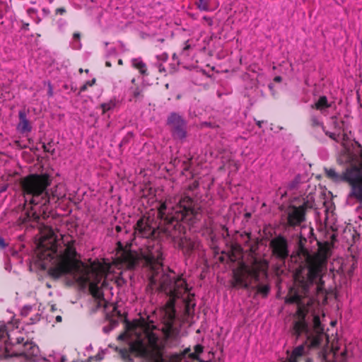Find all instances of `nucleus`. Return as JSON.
<instances>
[{"label": "nucleus", "mask_w": 362, "mask_h": 362, "mask_svg": "<svg viewBox=\"0 0 362 362\" xmlns=\"http://www.w3.org/2000/svg\"><path fill=\"white\" fill-rule=\"evenodd\" d=\"M322 267L311 264L300 267L294 274V285L285 298L286 303L296 304L298 320L293 326V334L306 336L311 347L320 346L324 340V327L318 315L312 311L313 295L323 293Z\"/></svg>", "instance_id": "obj_1"}, {"label": "nucleus", "mask_w": 362, "mask_h": 362, "mask_svg": "<svg viewBox=\"0 0 362 362\" xmlns=\"http://www.w3.org/2000/svg\"><path fill=\"white\" fill-rule=\"evenodd\" d=\"M51 233L50 247L42 254L43 257L52 264L49 269L50 275L54 278L69 275L80 284H88L93 296L102 300L101 276L96 272L90 273L76 259L75 240L69 236H63L61 240H57L54 232L51 231Z\"/></svg>", "instance_id": "obj_2"}, {"label": "nucleus", "mask_w": 362, "mask_h": 362, "mask_svg": "<svg viewBox=\"0 0 362 362\" xmlns=\"http://www.w3.org/2000/svg\"><path fill=\"white\" fill-rule=\"evenodd\" d=\"M200 208L187 195H177L169 198L158 209V214L163 220L165 230L172 238L185 255H189L196 248L197 243L185 236L183 222L193 224L197 218Z\"/></svg>", "instance_id": "obj_3"}, {"label": "nucleus", "mask_w": 362, "mask_h": 362, "mask_svg": "<svg viewBox=\"0 0 362 362\" xmlns=\"http://www.w3.org/2000/svg\"><path fill=\"white\" fill-rule=\"evenodd\" d=\"M141 256L144 260L146 265L149 268L151 274L150 276V283L153 286H158L160 291L163 292L169 297L168 306L173 308L175 300L182 298L185 303V310L187 314L190 313L191 306L192 308L195 306V303H191V296L187 293L188 288L186 281L181 277L175 276H172L169 273L173 272L168 269L165 271L162 264L163 254L160 250V247L149 249L148 251L142 252Z\"/></svg>", "instance_id": "obj_4"}, {"label": "nucleus", "mask_w": 362, "mask_h": 362, "mask_svg": "<svg viewBox=\"0 0 362 362\" xmlns=\"http://www.w3.org/2000/svg\"><path fill=\"white\" fill-rule=\"evenodd\" d=\"M39 353L38 346L18 326L0 322V359L22 356L35 361Z\"/></svg>", "instance_id": "obj_5"}, {"label": "nucleus", "mask_w": 362, "mask_h": 362, "mask_svg": "<svg viewBox=\"0 0 362 362\" xmlns=\"http://www.w3.org/2000/svg\"><path fill=\"white\" fill-rule=\"evenodd\" d=\"M51 178L47 174L31 175L22 182V189L25 204L31 206H45L51 201L57 202L66 197V189L63 184H58L50 189L46 190L51 183Z\"/></svg>", "instance_id": "obj_6"}, {"label": "nucleus", "mask_w": 362, "mask_h": 362, "mask_svg": "<svg viewBox=\"0 0 362 362\" xmlns=\"http://www.w3.org/2000/svg\"><path fill=\"white\" fill-rule=\"evenodd\" d=\"M346 162L350 163L341 173L334 168H325L326 176L334 182H347L350 186L348 197L362 204V149L358 155L349 152L346 156Z\"/></svg>", "instance_id": "obj_7"}, {"label": "nucleus", "mask_w": 362, "mask_h": 362, "mask_svg": "<svg viewBox=\"0 0 362 362\" xmlns=\"http://www.w3.org/2000/svg\"><path fill=\"white\" fill-rule=\"evenodd\" d=\"M267 279V266L255 260L251 265L242 263L233 272V286L252 288L257 293L266 298L270 292L268 284H262L261 281Z\"/></svg>", "instance_id": "obj_8"}, {"label": "nucleus", "mask_w": 362, "mask_h": 362, "mask_svg": "<svg viewBox=\"0 0 362 362\" xmlns=\"http://www.w3.org/2000/svg\"><path fill=\"white\" fill-rule=\"evenodd\" d=\"M315 205L313 195L310 193L303 199V203L299 206H290L287 210L288 223L291 226L300 225L305 221V209H312Z\"/></svg>", "instance_id": "obj_9"}, {"label": "nucleus", "mask_w": 362, "mask_h": 362, "mask_svg": "<svg viewBox=\"0 0 362 362\" xmlns=\"http://www.w3.org/2000/svg\"><path fill=\"white\" fill-rule=\"evenodd\" d=\"M167 124L170 126L172 135L175 139H184L187 136V122L177 113H170L168 117Z\"/></svg>", "instance_id": "obj_10"}, {"label": "nucleus", "mask_w": 362, "mask_h": 362, "mask_svg": "<svg viewBox=\"0 0 362 362\" xmlns=\"http://www.w3.org/2000/svg\"><path fill=\"white\" fill-rule=\"evenodd\" d=\"M270 245L274 255L278 259L284 260L289 255L287 240L284 237H275L271 240Z\"/></svg>", "instance_id": "obj_11"}, {"label": "nucleus", "mask_w": 362, "mask_h": 362, "mask_svg": "<svg viewBox=\"0 0 362 362\" xmlns=\"http://www.w3.org/2000/svg\"><path fill=\"white\" fill-rule=\"evenodd\" d=\"M309 129L310 133L318 139L322 138L325 127L320 116L315 113H311L309 119Z\"/></svg>", "instance_id": "obj_12"}, {"label": "nucleus", "mask_w": 362, "mask_h": 362, "mask_svg": "<svg viewBox=\"0 0 362 362\" xmlns=\"http://www.w3.org/2000/svg\"><path fill=\"white\" fill-rule=\"evenodd\" d=\"M19 122L17 124L16 129L22 134H28L32 131V125L27 117V113L25 110L18 112Z\"/></svg>", "instance_id": "obj_13"}, {"label": "nucleus", "mask_w": 362, "mask_h": 362, "mask_svg": "<svg viewBox=\"0 0 362 362\" xmlns=\"http://www.w3.org/2000/svg\"><path fill=\"white\" fill-rule=\"evenodd\" d=\"M135 233L142 238H149L153 235V230L142 218H140L136 224Z\"/></svg>", "instance_id": "obj_14"}, {"label": "nucleus", "mask_w": 362, "mask_h": 362, "mask_svg": "<svg viewBox=\"0 0 362 362\" xmlns=\"http://www.w3.org/2000/svg\"><path fill=\"white\" fill-rule=\"evenodd\" d=\"M332 107V103H329L326 96H320L318 100L310 105L313 110H320L322 115H326V110Z\"/></svg>", "instance_id": "obj_15"}, {"label": "nucleus", "mask_w": 362, "mask_h": 362, "mask_svg": "<svg viewBox=\"0 0 362 362\" xmlns=\"http://www.w3.org/2000/svg\"><path fill=\"white\" fill-rule=\"evenodd\" d=\"M132 66L138 69L141 74L146 75L147 71V68L146 64L142 61L141 58L133 59Z\"/></svg>", "instance_id": "obj_16"}, {"label": "nucleus", "mask_w": 362, "mask_h": 362, "mask_svg": "<svg viewBox=\"0 0 362 362\" xmlns=\"http://www.w3.org/2000/svg\"><path fill=\"white\" fill-rule=\"evenodd\" d=\"M211 0H197L195 2V5L197 8L201 11H211L210 8Z\"/></svg>", "instance_id": "obj_17"}, {"label": "nucleus", "mask_w": 362, "mask_h": 362, "mask_svg": "<svg viewBox=\"0 0 362 362\" xmlns=\"http://www.w3.org/2000/svg\"><path fill=\"white\" fill-rule=\"evenodd\" d=\"M179 336V330L173 326H169L165 332V337L168 339L177 340Z\"/></svg>", "instance_id": "obj_18"}, {"label": "nucleus", "mask_w": 362, "mask_h": 362, "mask_svg": "<svg viewBox=\"0 0 362 362\" xmlns=\"http://www.w3.org/2000/svg\"><path fill=\"white\" fill-rule=\"evenodd\" d=\"M116 105V103L113 100H110L107 103H104L100 105V107L103 110V114H105L107 111L113 109Z\"/></svg>", "instance_id": "obj_19"}, {"label": "nucleus", "mask_w": 362, "mask_h": 362, "mask_svg": "<svg viewBox=\"0 0 362 362\" xmlns=\"http://www.w3.org/2000/svg\"><path fill=\"white\" fill-rule=\"evenodd\" d=\"M300 183H301V176L300 175H298L295 177L293 180H292L289 183L288 188L291 190L296 189L299 187Z\"/></svg>", "instance_id": "obj_20"}, {"label": "nucleus", "mask_w": 362, "mask_h": 362, "mask_svg": "<svg viewBox=\"0 0 362 362\" xmlns=\"http://www.w3.org/2000/svg\"><path fill=\"white\" fill-rule=\"evenodd\" d=\"M292 353L296 356V357L299 358L305 354V346L303 345H300L297 347H296Z\"/></svg>", "instance_id": "obj_21"}, {"label": "nucleus", "mask_w": 362, "mask_h": 362, "mask_svg": "<svg viewBox=\"0 0 362 362\" xmlns=\"http://www.w3.org/2000/svg\"><path fill=\"white\" fill-rule=\"evenodd\" d=\"M80 37L81 35L79 33H74L73 35V40H77L78 42L77 44H73V49H79L81 47V43L80 42Z\"/></svg>", "instance_id": "obj_22"}, {"label": "nucleus", "mask_w": 362, "mask_h": 362, "mask_svg": "<svg viewBox=\"0 0 362 362\" xmlns=\"http://www.w3.org/2000/svg\"><path fill=\"white\" fill-rule=\"evenodd\" d=\"M95 83V79L93 78L91 81H86L81 88L80 92H84L87 90L88 86H92Z\"/></svg>", "instance_id": "obj_23"}, {"label": "nucleus", "mask_w": 362, "mask_h": 362, "mask_svg": "<svg viewBox=\"0 0 362 362\" xmlns=\"http://www.w3.org/2000/svg\"><path fill=\"white\" fill-rule=\"evenodd\" d=\"M139 353L143 356H146L148 354V347L143 343H140L139 345Z\"/></svg>", "instance_id": "obj_24"}, {"label": "nucleus", "mask_w": 362, "mask_h": 362, "mask_svg": "<svg viewBox=\"0 0 362 362\" xmlns=\"http://www.w3.org/2000/svg\"><path fill=\"white\" fill-rule=\"evenodd\" d=\"M32 308L33 307L31 305H25L21 311V315L27 316L31 311Z\"/></svg>", "instance_id": "obj_25"}, {"label": "nucleus", "mask_w": 362, "mask_h": 362, "mask_svg": "<svg viewBox=\"0 0 362 362\" xmlns=\"http://www.w3.org/2000/svg\"><path fill=\"white\" fill-rule=\"evenodd\" d=\"M40 315L39 313H37L35 315L34 317H32L30 318L29 322L28 323L30 324V325L35 324V323L37 322L40 320Z\"/></svg>", "instance_id": "obj_26"}, {"label": "nucleus", "mask_w": 362, "mask_h": 362, "mask_svg": "<svg viewBox=\"0 0 362 362\" xmlns=\"http://www.w3.org/2000/svg\"><path fill=\"white\" fill-rule=\"evenodd\" d=\"M141 90L139 88H135L132 92V95L134 98H139L141 95Z\"/></svg>", "instance_id": "obj_27"}, {"label": "nucleus", "mask_w": 362, "mask_h": 362, "mask_svg": "<svg viewBox=\"0 0 362 362\" xmlns=\"http://www.w3.org/2000/svg\"><path fill=\"white\" fill-rule=\"evenodd\" d=\"M203 20L205 21L209 26H211L213 25L214 21L211 18L208 16H204Z\"/></svg>", "instance_id": "obj_28"}, {"label": "nucleus", "mask_w": 362, "mask_h": 362, "mask_svg": "<svg viewBox=\"0 0 362 362\" xmlns=\"http://www.w3.org/2000/svg\"><path fill=\"white\" fill-rule=\"evenodd\" d=\"M66 12V9L63 7L62 8H58L55 10V13L57 15V14H60V15H62L64 14V13Z\"/></svg>", "instance_id": "obj_29"}, {"label": "nucleus", "mask_w": 362, "mask_h": 362, "mask_svg": "<svg viewBox=\"0 0 362 362\" xmlns=\"http://www.w3.org/2000/svg\"><path fill=\"white\" fill-rule=\"evenodd\" d=\"M6 246L4 239L0 235V248L4 249Z\"/></svg>", "instance_id": "obj_30"}, {"label": "nucleus", "mask_w": 362, "mask_h": 362, "mask_svg": "<svg viewBox=\"0 0 362 362\" xmlns=\"http://www.w3.org/2000/svg\"><path fill=\"white\" fill-rule=\"evenodd\" d=\"M323 133H325V135L328 136L331 139H334L335 134L334 133L326 131L325 129V132H323Z\"/></svg>", "instance_id": "obj_31"}, {"label": "nucleus", "mask_w": 362, "mask_h": 362, "mask_svg": "<svg viewBox=\"0 0 362 362\" xmlns=\"http://www.w3.org/2000/svg\"><path fill=\"white\" fill-rule=\"evenodd\" d=\"M42 11L45 16H48L50 13L49 10L48 8H42Z\"/></svg>", "instance_id": "obj_32"}, {"label": "nucleus", "mask_w": 362, "mask_h": 362, "mask_svg": "<svg viewBox=\"0 0 362 362\" xmlns=\"http://www.w3.org/2000/svg\"><path fill=\"white\" fill-rule=\"evenodd\" d=\"M28 27H29V23H24L23 24L22 29L25 30H28Z\"/></svg>", "instance_id": "obj_33"}, {"label": "nucleus", "mask_w": 362, "mask_h": 362, "mask_svg": "<svg viewBox=\"0 0 362 362\" xmlns=\"http://www.w3.org/2000/svg\"><path fill=\"white\" fill-rule=\"evenodd\" d=\"M53 95V91H52V88L51 86V85L49 86V90H48V95L49 96H52Z\"/></svg>", "instance_id": "obj_34"}, {"label": "nucleus", "mask_w": 362, "mask_h": 362, "mask_svg": "<svg viewBox=\"0 0 362 362\" xmlns=\"http://www.w3.org/2000/svg\"><path fill=\"white\" fill-rule=\"evenodd\" d=\"M160 59H161L162 60H167V59H168V54H165V53H164V54H161V56H160Z\"/></svg>", "instance_id": "obj_35"}, {"label": "nucleus", "mask_w": 362, "mask_h": 362, "mask_svg": "<svg viewBox=\"0 0 362 362\" xmlns=\"http://www.w3.org/2000/svg\"><path fill=\"white\" fill-rule=\"evenodd\" d=\"M59 360L60 361V362H65V361H66L65 356H59Z\"/></svg>", "instance_id": "obj_36"}, {"label": "nucleus", "mask_w": 362, "mask_h": 362, "mask_svg": "<svg viewBox=\"0 0 362 362\" xmlns=\"http://www.w3.org/2000/svg\"><path fill=\"white\" fill-rule=\"evenodd\" d=\"M62 317H61L60 315H57V316L56 317V321H57V322H62Z\"/></svg>", "instance_id": "obj_37"}, {"label": "nucleus", "mask_w": 362, "mask_h": 362, "mask_svg": "<svg viewBox=\"0 0 362 362\" xmlns=\"http://www.w3.org/2000/svg\"><path fill=\"white\" fill-rule=\"evenodd\" d=\"M274 80H275L276 81H281V78L280 76H276V77H275Z\"/></svg>", "instance_id": "obj_38"}, {"label": "nucleus", "mask_w": 362, "mask_h": 362, "mask_svg": "<svg viewBox=\"0 0 362 362\" xmlns=\"http://www.w3.org/2000/svg\"><path fill=\"white\" fill-rule=\"evenodd\" d=\"M40 21H41V18H39V17H38V18H36V20H35V23H36L37 24L40 23Z\"/></svg>", "instance_id": "obj_39"}, {"label": "nucleus", "mask_w": 362, "mask_h": 362, "mask_svg": "<svg viewBox=\"0 0 362 362\" xmlns=\"http://www.w3.org/2000/svg\"><path fill=\"white\" fill-rule=\"evenodd\" d=\"M77 42H78L77 40H74L72 39L71 46L73 47V44H77Z\"/></svg>", "instance_id": "obj_40"}, {"label": "nucleus", "mask_w": 362, "mask_h": 362, "mask_svg": "<svg viewBox=\"0 0 362 362\" xmlns=\"http://www.w3.org/2000/svg\"><path fill=\"white\" fill-rule=\"evenodd\" d=\"M262 122H261V121H258V122H257V124L258 125V127H262Z\"/></svg>", "instance_id": "obj_41"}, {"label": "nucleus", "mask_w": 362, "mask_h": 362, "mask_svg": "<svg viewBox=\"0 0 362 362\" xmlns=\"http://www.w3.org/2000/svg\"><path fill=\"white\" fill-rule=\"evenodd\" d=\"M121 229H122V228H121V227H120V226H117L116 227V230H117V231H120V230H121Z\"/></svg>", "instance_id": "obj_42"}, {"label": "nucleus", "mask_w": 362, "mask_h": 362, "mask_svg": "<svg viewBox=\"0 0 362 362\" xmlns=\"http://www.w3.org/2000/svg\"><path fill=\"white\" fill-rule=\"evenodd\" d=\"M189 45H187L184 47L183 50L187 49H189Z\"/></svg>", "instance_id": "obj_43"}, {"label": "nucleus", "mask_w": 362, "mask_h": 362, "mask_svg": "<svg viewBox=\"0 0 362 362\" xmlns=\"http://www.w3.org/2000/svg\"><path fill=\"white\" fill-rule=\"evenodd\" d=\"M106 66H111V64L109 62H106Z\"/></svg>", "instance_id": "obj_44"}, {"label": "nucleus", "mask_w": 362, "mask_h": 362, "mask_svg": "<svg viewBox=\"0 0 362 362\" xmlns=\"http://www.w3.org/2000/svg\"><path fill=\"white\" fill-rule=\"evenodd\" d=\"M47 1L49 4H52V3L54 1V0H47Z\"/></svg>", "instance_id": "obj_45"}, {"label": "nucleus", "mask_w": 362, "mask_h": 362, "mask_svg": "<svg viewBox=\"0 0 362 362\" xmlns=\"http://www.w3.org/2000/svg\"><path fill=\"white\" fill-rule=\"evenodd\" d=\"M119 64H122V59H119Z\"/></svg>", "instance_id": "obj_46"}, {"label": "nucleus", "mask_w": 362, "mask_h": 362, "mask_svg": "<svg viewBox=\"0 0 362 362\" xmlns=\"http://www.w3.org/2000/svg\"><path fill=\"white\" fill-rule=\"evenodd\" d=\"M33 11V9L30 8V9H28V12H30V11Z\"/></svg>", "instance_id": "obj_47"}, {"label": "nucleus", "mask_w": 362, "mask_h": 362, "mask_svg": "<svg viewBox=\"0 0 362 362\" xmlns=\"http://www.w3.org/2000/svg\"><path fill=\"white\" fill-rule=\"evenodd\" d=\"M136 262L134 261L132 263V266H134Z\"/></svg>", "instance_id": "obj_48"}, {"label": "nucleus", "mask_w": 362, "mask_h": 362, "mask_svg": "<svg viewBox=\"0 0 362 362\" xmlns=\"http://www.w3.org/2000/svg\"><path fill=\"white\" fill-rule=\"evenodd\" d=\"M101 303H102V302H100H100L98 303V305H99V306H100V305H101Z\"/></svg>", "instance_id": "obj_49"}, {"label": "nucleus", "mask_w": 362, "mask_h": 362, "mask_svg": "<svg viewBox=\"0 0 362 362\" xmlns=\"http://www.w3.org/2000/svg\"><path fill=\"white\" fill-rule=\"evenodd\" d=\"M361 47H362V40H361Z\"/></svg>", "instance_id": "obj_50"}]
</instances>
